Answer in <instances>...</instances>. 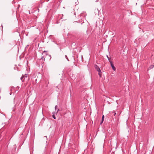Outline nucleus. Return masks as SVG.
<instances>
[{
  "label": "nucleus",
  "instance_id": "1",
  "mask_svg": "<svg viewBox=\"0 0 154 154\" xmlns=\"http://www.w3.org/2000/svg\"><path fill=\"white\" fill-rule=\"evenodd\" d=\"M108 59L109 62H110V65L111 66V67H112L113 70L114 71H115L116 70V68L115 67V66H114V65H113V62H112V60H111L112 58H108Z\"/></svg>",
  "mask_w": 154,
  "mask_h": 154
},
{
  "label": "nucleus",
  "instance_id": "2",
  "mask_svg": "<svg viewBox=\"0 0 154 154\" xmlns=\"http://www.w3.org/2000/svg\"><path fill=\"white\" fill-rule=\"evenodd\" d=\"M94 67L97 71H98L99 72H101V70L99 67H98L97 65H95Z\"/></svg>",
  "mask_w": 154,
  "mask_h": 154
},
{
  "label": "nucleus",
  "instance_id": "3",
  "mask_svg": "<svg viewBox=\"0 0 154 154\" xmlns=\"http://www.w3.org/2000/svg\"><path fill=\"white\" fill-rule=\"evenodd\" d=\"M47 53L45 51L42 54V58H45L46 57H47L45 56V55H46V56H47L48 55L46 54Z\"/></svg>",
  "mask_w": 154,
  "mask_h": 154
},
{
  "label": "nucleus",
  "instance_id": "4",
  "mask_svg": "<svg viewBox=\"0 0 154 154\" xmlns=\"http://www.w3.org/2000/svg\"><path fill=\"white\" fill-rule=\"evenodd\" d=\"M25 76H26V77H27V75H25ZM25 77V76H24L23 75L21 77V78H20V79L21 80H22V81H23V78Z\"/></svg>",
  "mask_w": 154,
  "mask_h": 154
},
{
  "label": "nucleus",
  "instance_id": "5",
  "mask_svg": "<svg viewBox=\"0 0 154 154\" xmlns=\"http://www.w3.org/2000/svg\"><path fill=\"white\" fill-rule=\"evenodd\" d=\"M154 67V65H152L150 66L149 68L148 69V70L149 69H151L153 68Z\"/></svg>",
  "mask_w": 154,
  "mask_h": 154
},
{
  "label": "nucleus",
  "instance_id": "6",
  "mask_svg": "<svg viewBox=\"0 0 154 154\" xmlns=\"http://www.w3.org/2000/svg\"><path fill=\"white\" fill-rule=\"evenodd\" d=\"M104 115H103L102 117V121L100 123V124H101L103 123V122L104 120Z\"/></svg>",
  "mask_w": 154,
  "mask_h": 154
},
{
  "label": "nucleus",
  "instance_id": "7",
  "mask_svg": "<svg viewBox=\"0 0 154 154\" xmlns=\"http://www.w3.org/2000/svg\"><path fill=\"white\" fill-rule=\"evenodd\" d=\"M55 112H53V115H52V117H53V118L54 119H56V117L55 116H54V115L55 114Z\"/></svg>",
  "mask_w": 154,
  "mask_h": 154
},
{
  "label": "nucleus",
  "instance_id": "8",
  "mask_svg": "<svg viewBox=\"0 0 154 154\" xmlns=\"http://www.w3.org/2000/svg\"><path fill=\"white\" fill-rule=\"evenodd\" d=\"M20 5H18V7L17 8V10L18 9H19V8L20 7Z\"/></svg>",
  "mask_w": 154,
  "mask_h": 154
},
{
  "label": "nucleus",
  "instance_id": "9",
  "mask_svg": "<svg viewBox=\"0 0 154 154\" xmlns=\"http://www.w3.org/2000/svg\"><path fill=\"white\" fill-rule=\"evenodd\" d=\"M44 59H42V58H41V59H38V60H42V61H43V60H45V58H44Z\"/></svg>",
  "mask_w": 154,
  "mask_h": 154
},
{
  "label": "nucleus",
  "instance_id": "10",
  "mask_svg": "<svg viewBox=\"0 0 154 154\" xmlns=\"http://www.w3.org/2000/svg\"><path fill=\"white\" fill-rule=\"evenodd\" d=\"M57 105H56L55 107V110H56L57 109Z\"/></svg>",
  "mask_w": 154,
  "mask_h": 154
},
{
  "label": "nucleus",
  "instance_id": "11",
  "mask_svg": "<svg viewBox=\"0 0 154 154\" xmlns=\"http://www.w3.org/2000/svg\"><path fill=\"white\" fill-rule=\"evenodd\" d=\"M98 75L100 76V77H101V74H100V72H99Z\"/></svg>",
  "mask_w": 154,
  "mask_h": 154
},
{
  "label": "nucleus",
  "instance_id": "12",
  "mask_svg": "<svg viewBox=\"0 0 154 154\" xmlns=\"http://www.w3.org/2000/svg\"><path fill=\"white\" fill-rule=\"evenodd\" d=\"M81 60H82V61L83 62H84L83 58H82Z\"/></svg>",
  "mask_w": 154,
  "mask_h": 154
},
{
  "label": "nucleus",
  "instance_id": "13",
  "mask_svg": "<svg viewBox=\"0 0 154 154\" xmlns=\"http://www.w3.org/2000/svg\"><path fill=\"white\" fill-rule=\"evenodd\" d=\"M59 110V109H57V113H57L58 112Z\"/></svg>",
  "mask_w": 154,
  "mask_h": 154
},
{
  "label": "nucleus",
  "instance_id": "14",
  "mask_svg": "<svg viewBox=\"0 0 154 154\" xmlns=\"http://www.w3.org/2000/svg\"><path fill=\"white\" fill-rule=\"evenodd\" d=\"M114 116H115L116 115V113L115 112H114Z\"/></svg>",
  "mask_w": 154,
  "mask_h": 154
},
{
  "label": "nucleus",
  "instance_id": "15",
  "mask_svg": "<svg viewBox=\"0 0 154 154\" xmlns=\"http://www.w3.org/2000/svg\"><path fill=\"white\" fill-rule=\"evenodd\" d=\"M67 59L68 61H69V60H68V58H67Z\"/></svg>",
  "mask_w": 154,
  "mask_h": 154
},
{
  "label": "nucleus",
  "instance_id": "16",
  "mask_svg": "<svg viewBox=\"0 0 154 154\" xmlns=\"http://www.w3.org/2000/svg\"><path fill=\"white\" fill-rule=\"evenodd\" d=\"M48 1H49V0H46V1L47 2H48Z\"/></svg>",
  "mask_w": 154,
  "mask_h": 154
},
{
  "label": "nucleus",
  "instance_id": "17",
  "mask_svg": "<svg viewBox=\"0 0 154 154\" xmlns=\"http://www.w3.org/2000/svg\"><path fill=\"white\" fill-rule=\"evenodd\" d=\"M107 56V58H109L107 56Z\"/></svg>",
  "mask_w": 154,
  "mask_h": 154
},
{
  "label": "nucleus",
  "instance_id": "18",
  "mask_svg": "<svg viewBox=\"0 0 154 154\" xmlns=\"http://www.w3.org/2000/svg\"><path fill=\"white\" fill-rule=\"evenodd\" d=\"M82 14H81V16H82Z\"/></svg>",
  "mask_w": 154,
  "mask_h": 154
}]
</instances>
